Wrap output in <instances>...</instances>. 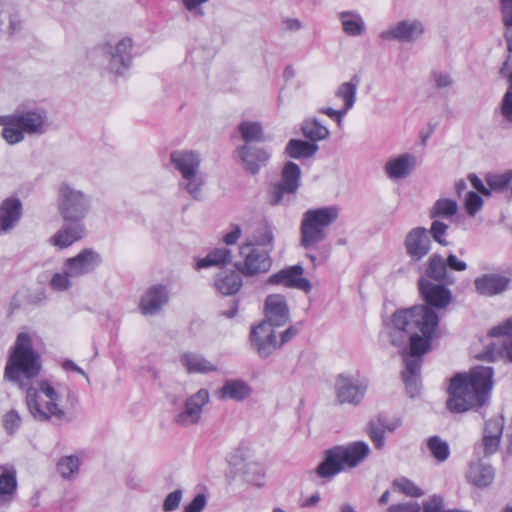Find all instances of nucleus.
Listing matches in <instances>:
<instances>
[{"label": "nucleus", "instance_id": "bb28decb", "mask_svg": "<svg viewBox=\"0 0 512 512\" xmlns=\"http://www.w3.org/2000/svg\"><path fill=\"white\" fill-rule=\"evenodd\" d=\"M253 393V388L242 379H227L223 385L216 391V396L220 400H232L242 402L249 398Z\"/></svg>", "mask_w": 512, "mask_h": 512}, {"label": "nucleus", "instance_id": "680f3d73", "mask_svg": "<svg viewBox=\"0 0 512 512\" xmlns=\"http://www.w3.org/2000/svg\"><path fill=\"white\" fill-rule=\"evenodd\" d=\"M432 79L437 88H446L452 85L453 80L449 74L443 72H433Z\"/></svg>", "mask_w": 512, "mask_h": 512}, {"label": "nucleus", "instance_id": "2eb2a0df", "mask_svg": "<svg viewBox=\"0 0 512 512\" xmlns=\"http://www.w3.org/2000/svg\"><path fill=\"white\" fill-rule=\"evenodd\" d=\"M425 32L423 23L418 19H404L382 31L379 38L385 41L413 43L420 39Z\"/></svg>", "mask_w": 512, "mask_h": 512}, {"label": "nucleus", "instance_id": "5fc2aeb1", "mask_svg": "<svg viewBox=\"0 0 512 512\" xmlns=\"http://www.w3.org/2000/svg\"><path fill=\"white\" fill-rule=\"evenodd\" d=\"M502 23L512 27V0H499Z\"/></svg>", "mask_w": 512, "mask_h": 512}, {"label": "nucleus", "instance_id": "412c9836", "mask_svg": "<svg viewBox=\"0 0 512 512\" xmlns=\"http://www.w3.org/2000/svg\"><path fill=\"white\" fill-rule=\"evenodd\" d=\"M304 268L297 264L281 269L268 278V283L272 285H283L287 288H294L306 293L310 292L311 282L303 277Z\"/></svg>", "mask_w": 512, "mask_h": 512}, {"label": "nucleus", "instance_id": "f03ea898", "mask_svg": "<svg viewBox=\"0 0 512 512\" xmlns=\"http://www.w3.org/2000/svg\"><path fill=\"white\" fill-rule=\"evenodd\" d=\"M438 322V315L421 306L397 310L392 316L391 344L403 348L404 369L401 375L411 398L420 393L421 356L430 350Z\"/></svg>", "mask_w": 512, "mask_h": 512}, {"label": "nucleus", "instance_id": "c03bdc74", "mask_svg": "<svg viewBox=\"0 0 512 512\" xmlns=\"http://www.w3.org/2000/svg\"><path fill=\"white\" fill-rule=\"evenodd\" d=\"M512 181V170L506 171L502 174H488L486 177L489 190L502 191Z\"/></svg>", "mask_w": 512, "mask_h": 512}, {"label": "nucleus", "instance_id": "58836bf2", "mask_svg": "<svg viewBox=\"0 0 512 512\" xmlns=\"http://www.w3.org/2000/svg\"><path fill=\"white\" fill-rule=\"evenodd\" d=\"M343 31L349 36H360L365 31V24L359 14L342 12L340 14Z\"/></svg>", "mask_w": 512, "mask_h": 512}, {"label": "nucleus", "instance_id": "ddd939ff", "mask_svg": "<svg viewBox=\"0 0 512 512\" xmlns=\"http://www.w3.org/2000/svg\"><path fill=\"white\" fill-rule=\"evenodd\" d=\"M368 383L351 375L339 374L335 380V395L339 404L359 405L367 392Z\"/></svg>", "mask_w": 512, "mask_h": 512}, {"label": "nucleus", "instance_id": "603ef678", "mask_svg": "<svg viewBox=\"0 0 512 512\" xmlns=\"http://www.w3.org/2000/svg\"><path fill=\"white\" fill-rule=\"evenodd\" d=\"M24 131L17 126H7L2 130V137L5 141L10 144H17L24 140Z\"/></svg>", "mask_w": 512, "mask_h": 512}, {"label": "nucleus", "instance_id": "3c124183", "mask_svg": "<svg viewBox=\"0 0 512 512\" xmlns=\"http://www.w3.org/2000/svg\"><path fill=\"white\" fill-rule=\"evenodd\" d=\"M482 205L483 200L477 192H467L465 196V208L469 215L474 216L481 209Z\"/></svg>", "mask_w": 512, "mask_h": 512}, {"label": "nucleus", "instance_id": "f704fd0d", "mask_svg": "<svg viewBox=\"0 0 512 512\" xmlns=\"http://www.w3.org/2000/svg\"><path fill=\"white\" fill-rule=\"evenodd\" d=\"M253 241L250 242L253 247H262L261 249L274 248L273 227L266 221L260 223L253 233Z\"/></svg>", "mask_w": 512, "mask_h": 512}, {"label": "nucleus", "instance_id": "4468645a", "mask_svg": "<svg viewBox=\"0 0 512 512\" xmlns=\"http://www.w3.org/2000/svg\"><path fill=\"white\" fill-rule=\"evenodd\" d=\"M44 109L36 108L31 103H22L14 111V126L27 134H41L46 123Z\"/></svg>", "mask_w": 512, "mask_h": 512}, {"label": "nucleus", "instance_id": "7c9ffc66", "mask_svg": "<svg viewBox=\"0 0 512 512\" xmlns=\"http://www.w3.org/2000/svg\"><path fill=\"white\" fill-rule=\"evenodd\" d=\"M241 273L237 271H222L215 278V287L223 295H233L242 286Z\"/></svg>", "mask_w": 512, "mask_h": 512}, {"label": "nucleus", "instance_id": "2f4dec72", "mask_svg": "<svg viewBox=\"0 0 512 512\" xmlns=\"http://www.w3.org/2000/svg\"><path fill=\"white\" fill-rule=\"evenodd\" d=\"M319 146L301 139H290L285 147V153L293 159L312 158L318 151Z\"/></svg>", "mask_w": 512, "mask_h": 512}, {"label": "nucleus", "instance_id": "a18cd8bd", "mask_svg": "<svg viewBox=\"0 0 512 512\" xmlns=\"http://www.w3.org/2000/svg\"><path fill=\"white\" fill-rule=\"evenodd\" d=\"M393 487L399 492L410 497H420L424 494L418 486L405 477L395 479L393 481Z\"/></svg>", "mask_w": 512, "mask_h": 512}, {"label": "nucleus", "instance_id": "6e6d98bb", "mask_svg": "<svg viewBox=\"0 0 512 512\" xmlns=\"http://www.w3.org/2000/svg\"><path fill=\"white\" fill-rule=\"evenodd\" d=\"M501 114L503 118L512 123V91L507 90L501 102Z\"/></svg>", "mask_w": 512, "mask_h": 512}, {"label": "nucleus", "instance_id": "b1692460", "mask_svg": "<svg viewBox=\"0 0 512 512\" xmlns=\"http://www.w3.org/2000/svg\"><path fill=\"white\" fill-rule=\"evenodd\" d=\"M169 301V292L165 285L157 284L149 287L142 295L139 309L143 315H155Z\"/></svg>", "mask_w": 512, "mask_h": 512}, {"label": "nucleus", "instance_id": "a19ab883", "mask_svg": "<svg viewBox=\"0 0 512 512\" xmlns=\"http://www.w3.org/2000/svg\"><path fill=\"white\" fill-rule=\"evenodd\" d=\"M17 480L14 471H3L0 474V506L9 502L16 492Z\"/></svg>", "mask_w": 512, "mask_h": 512}, {"label": "nucleus", "instance_id": "ea45409f", "mask_svg": "<svg viewBox=\"0 0 512 512\" xmlns=\"http://www.w3.org/2000/svg\"><path fill=\"white\" fill-rule=\"evenodd\" d=\"M458 211V204L455 200L448 198L438 199L430 209L429 216L432 219L436 218H451Z\"/></svg>", "mask_w": 512, "mask_h": 512}, {"label": "nucleus", "instance_id": "338daca9", "mask_svg": "<svg viewBox=\"0 0 512 512\" xmlns=\"http://www.w3.org/2000/svg\"><path fill=\"white\" fill-rule=\"evenodd\" d=\"M469 180L475 190L483 195H490V190L483 184L482 180L474 174L469 175Z\"/></svg>", "mask_w": 512, "mask_h": 512}, {"label": "nucleus", "instance_id": "4c0bfd02", "mask_svg": "<svg viewBox=\"0 0 512 512\" xmlns=\"http://www.w3.org/2000/svg\"><path fill=\"white\" fill-rule=\"evenodd\" d=\"M238 131L245 144L263 142L265 140L263 128L259 122L242 121L238 126Z\"/></svg>", "mask_w": 512, "mask_h": 512}, {"label": "nucleus", "instance_id": "c85d7f7f", "mask_svg": "<svg viewBox=\"0 0 512 512\" xmlns=\"http://www.w3.org/2000/svg\"><path fill=\"white\" fill-rule=\"evenodd\" d=\"M421 277L444 284L454 283V277L447 271L445 259L438 253H434L428 258Z\"/></svg>", "mask_w": 512, "mask_h": 512}, {"label": "nucleus", "instance_id": "a211bd4d", "mask_svg": "<svg viewBox=\"0 0 512 512\" xmlns=\"http://www.w3.org/2000/svg\"><path fill=\"white\" fill-rule=\"evenodd\" d=\"M101 263V255L91 248H86L76 256L67 258L64 268L68 269V275L77 278L94 272Z\"/></svg>", "mask_w": 512, "mask_h": 512}, {"label": "nucleus", "instance_id": "49530a36", "mask_svg": "<svg viewBox=\"0 0 512 512\" xmlns=\"http://www.w3.org/2000/svg\"><path fill=\"white\" fill-rule=\"evenodd\" d=\"M368 435L373 442L376 449H381L384 446V430L383 424L380 423L379 419L370 420L368 423Z\"/></svg>", "mask_w": 512, "mask_h": 512}, {"label": "nucleus", "instance_id": "aec40b11", "mask_svg": "<svg viewBox=\"0 0 512 512\" xmlns=\"http://www.w3.org/2000/svg\"><path fill=\"white\" fill-rule=\"evenodd\" d=\"M404 247L410 263L421 261L431 250L428 230L424 227L412 228L404 239Z\"/></svg>", "mask_w": 512, "mask_h": 512}, {"label": "nucleus", "instance_id": "423d86ee", "mask_svg": "<svg viewBox=\"0 0 512 512\" xmlns=\"http://www.w3.org/2000/svg\"><path fill=\"white\" fill-rule=\"evenodd\" d=\"M338 206H326L307 210L300 225L301 245L309 249L324 241L327 237L325 229L339 217Z\"/></svg>", "mask_w": 512, "mask_h": 512}, {"label": "nucleus", "instance_id": "473e14b6", "mask_svg": "<svg viewBox=\"0 0 512 512\" xmlns=\"http://www.w3.org/2000/svg\"><path fill=\"white\" fill-rule=\"evenodd\" d=\"M231 260L232 253L230 249L225 247L215 248L210 251L204 258L197 261L196 268L202 269L211 266H223L229 264Z\"/></svg>", "mask_w": 512, "mask_h": 512}, {"label": "nucleus", "instance_id": "393cba45", "mask_svg": "<svg viewBox=\"0 0 512 512\" xmlns=\"http://www.w3.org/2000/svg\"><path fill=\"white\" fill-rule=\"evenodd\" d=\"M417 165V157L411 153H402L391 157L384 166L387 177L391 180L405 179L411 175Z\"/></svg>", "mask_w": 512, "mask_h": 512}, {"label": "nucleus", "instance_id": "cd10ccee", "mask_svg": "<svg viewBox=\"0 0 512 512\" xmlns=\"http://www.w3.org/2000/svg\"><path fill=\"white\" fill-rule=\"evenodd\" d=\"M22 216V203L18 198L8 197L0 204V234L12 230Z\"/></svg>", "mask_w": 512, "mask_h": 512}, {"label": "nucleus", "instance_id": "dca6fc26", "mask_svg": "<svg viewBox=\"0 0 512 512\" xmlns=\"http://www.w3.org/2000/svg\"><path fill=\"white\" fill-rule=\"evenodd\" d=\"M418 288L426 304L420 306L432 310L436 315L437 313L432 308L443 309L452 301V294L450 290L444 286V283H434L424 277H420L418 280Z\"/></svg>", "mask_w": 512, "mask_h": 512}, {"label": "nucleus", "instance_id": "6ab92c4d", "mask_svg": "<svg viewBox=\"0 0 512 512\" xmlns=\"http://www.w3.org/2000/svg\"><path fill=\"white\" fill-rule=\"evenodd\" d=\"M275 326L261 322L251 329L250 341L261 358L269 357L280 345L277 343Z\"/></svg>", "mask_w": 512, "mask_h": 512}, {"label": "nucleus", "instance_id": "37998d69", "mask_svg": "<svg viewBox=\"0 0 512 512\" xmlns=\"http://www.w3.org/2000/svg\"><path fill=\"white\" fill-rule=\"evenodd\" d=\"M80 461L77 456L62 457L57 463V471L64 479L73 478L79 471Z\"/></svg>", "mask_w": 512, "mask_h": 512}, {"label": "nucleus", "instance_id": "0e129e2a", "mask_svg": "<svg viewBox=\"0 0 512 512\" xmlns=\"http://www.w3.org/2000/svg\"><path fill=\"white\" fill-rule=\"evenodd\" d=\"M512 334V317L507 319L502 325L494 327L490 335L491 336H504Z\"/></svg>", "mask_w": 512, "mask_h": 512}, {"label": "nucleus", "instance_id": "774afa93", "mask_svg": "<svg viewBox=\"0 0 512 512\" xmlns=\"http://www.w3.org/2000/svg\"><path fill=\"white\" fill-rule=\"evenodd\" d=\"M320 112L329 116L330 118L336 119L339 124L341 123L343 116L347 113V111H345L344 108L341 110H335L333 108H324L321 109Z\"/></svg>", "mask_w": 512, "mask_h": 512}, {"label": "nucleus", "instance_id": "a878e982", "mask_svg": "<svg viewBox=\"0 0 512 512\" xmlns=\"http://www.w3.org/2000/svg\"><path fill=\"white\" fill-rule=\"evenodd\" d=\"M265 317L263 322H269L275 327L283 326L289 321V309L284 296L273 294L266 298Z\"/></svg>", "mask_w": 512, "mask_h": 512}, {"label": "nucleus", "instance_id": "c9c22d12", "mask_svg": "<svg viewBox=\"0 0 512 512\" xmlns=\"http://www.w3.org/2000/svg\"><path fill=\"white\" fill-rule=\"evenodd\" d=\"M359 82L358 76L355 75L350 81L342 83L335 92V96L344 101L343 108L347 112L354 106Z\"/></svg>", "mask_w": 512, "mask_h": 512}, {"label": "nucleus", "instance_id": "39448f33", "mask_svg": "<svg viewBox=\"0 0 512 512\" xmlns=\"http://www.w3.org/2000/svg\"><path fill=\"white\" fill-rule=\"evenodd\" d=\"M370 448L364 441H355L346 446H335L325 452L323 461L317 466L316 474L321 478H331L345 466L354 468L368 457Z\"/></svg>", "mask_w": 512, "mask_h": 512}, {"label": "nucleus", "instance_id": "864d4df0", "mask_svg": "<svg viewBox=\"0 0 512 512\" xmlns=\"http://www.w3.org/2000/svg\"><path fill=\"white\" fill-rule=\"evenodd\" d=\"M182 498V491L177 489L171 493H169L163 503V510L165 512L174 511L178 508L180 501Z\"/></svg>", "mask_w": 512, "mask_h": 512}, {"label": "nucleus", "instance_id": "052dcab7", "mask_svg": "<svg viewBox=\"0 0 512 512\" xmlns=\"http://www.w3.org/2000/svg\"><path fill=\"white\" fill-rule=\"evenodd\" d=\"M445 265L447 268V271L454 270V271H464L467 269L466 262L459 260L456 255L450 253L447 258L445 259Z\"/></svg>", "mask_w": 512, "mask_h": 512}, {"label": "nucleus", "instance_id": "0eeeda50", "mask_svg": "<svg viewBox=\"0 0 512 512\" xmlns=\"http://www.w3.org/2000/svg\"><path fill=\"white\" fill-rule=\"evenodd\" d=\"M170 162L181 174L179 188L184 189L195 200L201 198L203 178L199 175L200 156L191 150H174L170 153Z\"/></svg>", "mask_w": 512, "mask_h": 512}, {"label": "nucleus", "instance_id": "8fccbe9b", "mask_svg": "<svg viewBox=\"0 0 512 512\" xmlns=\"http://www.w3.org/2000/svg\"><path fill=\"white\" fill-rule=\"evenodd\" d=\"M448 228L449 226L447 224L435 219L428 230V235H431L440 245L446 246L448 243L443 236L446 234Z\"/></svg>", "mask_w": 512, "mask_h": 512}, {"label": "nucleus", "instance_id": "20e7f679", "mask_svg": "<svg viewBox=\"0 0 512 512\" xmlns=\"http://www.w3.org/2000/svg\"><path fill=\"white\" fill-rule=\"evenodd\" d=\"M504 428V418L498 415L485 423L483 438L474 446V460L470 462L467 479L473 485L483 488L489 486L495 476L493 467L483 462V458L497 452Z\"/></svg>", "mask_w": 512, "mask_h": 512}, {"label": "nucleus", "instance_id": "c756f323", "mask_svg": "<svg viewBox=\"0 0 512 512\" xmlns=\"http://www.w3.org/2000/svg\"><path fill=\"white\" fill-rule=\"evenodd\" d=\"M65 224L54 236L50 238V242L61 249L67 248L77 240L81 239L84 234V224L79 221H66Z\"/></svg>", "mask_w": 512, "mask_h": 512}, {"label": "nucleus", "instance_id": "bf43d9fd", "mask_svg": "<svg viewBox=\"0 0 512 512\" xmlns=\"http://www.w3.org/2000/svg\"><path fill=\"white\" fill-rule=\"evenodd\" d=\"M206 505L204 494H197L193 500L185 507L184 512H201Z\"/></svg>", "mask_w": 512, "mask_h": 512}, {"label": "nucleus", "instance_id": "e2e57ef3", "mask_svg": "<svg viewBox=\"0 0 512 512\" xmlns=\"http://www.w3.org/2000/svg\"><path fill=\"white\" fill-rule=\"evenodd\" d=\"M209 0H182L184 7L190 11L194 12L195 15L203 16L204 11L200 8V5L208 2Z\"/></svg>", "mask_w": 512, "mask_h": 512}, {"label": "nucleus", "instance_id": "7ed1b4c3", "mask_svg": "<svg viewBox=\"0 0 512 512\" xmlns=\"http://www.w3.org/2000/svg\"><path fill=\"white\" fill-rule=\"evenodd\" d=\"M493 374L492 367L488 366H476L468 374H456L448 388V410L463 413L484 405L493 386Z\"/></svg>", "mask_w": 512, "mask_h": 512}, {"label": "nucleus", "instance_id": "79ce46f5", "mask_svg": "<svg viewBox=\"0 0 512 512\" xmlns=\"http://www.w3.org/2000/svg\"><path fill=\"white\" fill-rule=\"evenodd\" d=\"M427 446L432 456L438 462H444L450 455L449 445L446 441L442 440L439 436H431L427 440Z\"/></svg>", "mask_w": 512, "mask_h": 512}, {"label": "nucleus", "instance_id": "de8ad7c7", "mask_svg": "<svg viewBox=\"0 0 512 512\" xmlns=\"http://www.w3.org/2000/svg\"><path fill=\"white\" fill-rule=\"evenodd\" d=\"M2 422L7 434L14 435L22 424V418L17 410L11 409L4 414Z\"/></svg>", "mask_w": 512, "mask_h": 512}, {"label": "nucleus", "instance_id": "09e8293b", "mask_svg": "<svg viewBox=\"0 0 512 512\" xmlns=\"http://www.w3.org/2000/svg\"><path fill=\"white\" fill-rule=\"evenodd\" d=\"M72 278L68 275V269L64 268L63 273H55L50 280V287L55 291H66L71 287Z\"/></svg>", "mask_w": 512, "mask_h": 512}, {"label": "nucleus", "instance_id": "4be33fe9", "mask_svg": "<svg viewBox=\"0 0 512 512\" xmlns=\"http://www.w3.org/2000/svg\"><path fill=\"white\" fill-rule=\"evenodd\" d=\"M512 282L509 276L499 273H486L474 280L475 291L484 297H493L505 293Z\"/></svg>", "mask_w": 512, "mask_h": 512}, {"label": "nucleus", "instance_id": "9d476101", "mask_svg": "<svg viewBox=\"0 0 512 512\" xmlns=\"http://www.w3.org/2000/svg\"><path fill=\"white\" fill-rule=\"evenodd\" d=\"M271 249H261L253 247L251 243H244L240 246V255L242 261L234 264L243 276L254 277L267 273L272 266Z\"/></svg>", "mask_w": 512, "mask_h": 512}, {"label": "nucleus", "instance_id": "6e6552de", "mask_svg": "<svg viewBox=\"0 0 512 512\" xmlns=\"http://www.w3.org/2000/svg\"><path fill=\"white\" fill-rule=\"evenodd\" d=\"M230 471L227 478L231 481L236 476H241L243 480L251 485L261 487L265 477L263 466L250 460V450L246 446L236 448L228 458Z\"/></svg>", "mask_w": 512, "mask_h": 512}, {"label": "nucleus", "instance_id": "f8f14e48", "mask_svg": "<svg viewBox=\"0 0 512 512\" xmlns=\"http://www.w3.org/2000/svg\"><path fill=\"white\" fill-rule=\"evenodd\" d=\"M207 389L201 388L184 401L183 408L173 415V423L180 427L197 425L202 417L203 408L209 402Z\"/></svg>", "mask_w": 512, "mask_h": 512}, {"label": "nucleus", "instance_id": "9b49d317", "mask_svg": "<svg viewBox=\"0 0 512 512\" xmlns=\"http://www.w3.org/2000/svg\"><path fill=\"white\" fill-rule=\"evenodd\" d=\"M300 167L294 162H287L281 172L280 181L271 185L268 202L270 205L276 206L288 202L286 196L295 194L300 186Z\"/></svg>", "mask_w": 512, "mask_h": 512}, {"label": "nucleus", "instance_id": "72a5a7b5", "mask_svg": "<svg viewBox=\"0 0 512 512\" xmlns=\"http://www.w3.org/2000/svg\"><path fill=\"white\" fill-rule=\"evenodd\" d=\"M181 363L187 369L188 373H208L216 370V366L206 360L202 355L195 353H185L181 357Z\"/></svg>", "mask_w": 512, "mask_h": 512}, {"label": "nucleus", "instance_id": "1a4fd4ad", "mask_svg": "<svg viewBox=\"0 0 512 512\" xmlns=\"http://www.w3.org/2000/svg\"><path fill=\"white\" fill-rule=\"evenodd\" d=\"M59 211L64 221L82 222L90 210V198L67 184L59 189Z\"/></svg>", "mask_w": 512, "mask_h": 512}, {"label": "nucleus", "instance_id": "13d9d810", "mask_svg": "<svg viewBox=\"0 0 512 512\" xmlns=\"http://www.w3.org/2000/svg\"><path fill=\"white\" fill-rule=\"evenodd\" d=\"M420 505L416 502H407V503H399L393 504L388 509L387 512H419Z\"/></svg>", "mask_w": 512, "mask_h": 512}, {"label": "nucleus", "instance_id": "e433bc0d", "mask_svg": "<svg viewBox=\"0 0 512 512\" xmlns=\"http://www.w3.org/2000/svg\"><path fill=\"white\" fill-rule=\"evenodd\" d=\"M302 134L311 143L327 139L330 135L327 127L323 126L317 119H307L301 126Z\"/></svg>", "mask_w": 512, "mask_h": 512}, {"label": "nucleus", "instance_id": "5701e85b", "mask_svg": "<svg viewBox=\"0 0 512 512\" xmlns=\"http://www.w3.org/2000/svg\"><path fill=\"white\" fill-rule=\"evenodd\" d=\"M235 153L240 158L244 169L252 175L257 174L270 159V153L266 149L253 144L241 145L237 147Z\"/></svg>", "mask_w": 512, "mask_h": 512}, {"label": "nucleus", "instance_id": "f3484780", "mask_svg": "<svg viewBox=\"0 0 512 512\" xmlns=\"http://www.w3.org/2000/svg\"><path fill=\"white\" fill-rule=\"evenodd\" d=\"M132 39L123 38L115 46L106 45L103 50L108 59V69L117 76L127 71L132 62Z\"/></svg>", "mask_w": 512, "mask_h": 512}, {"label": "nucleus", "instance_id": "69168bd1", "mask_svg": "<svg viewBox=\"0 0 512 512\" xmlns=\"http://www.w3.org/2000/svg\"><path fill=\"white\" fill-rule=\"evenodd\" d=\"M241 233H242V231H241L240 226L234 225L233 230L224 236V238H223L224 243L226 245L235 244L238 241V239L240 238Z\"/></svg>", "mask_w": 512, "mask_h": 512}, {"label": "nucleus", "instance_id": "f257e3e1", "mask_svg": "<svg viewBox=\"0 0 512 512\" xmlns=\"http://www.w3.org/2000/svg\"><path fill=\"white\" fill-rule=\"evenodd\" d=\"M41 367V357L33 348L31 336L20 332L8 357L4 378L26 390L27 409L35 421L53 425L70 422L71 418L58 403L60 395L47 380L38 381L37 387L24 380L37 377Z\"/></svg>", "mask_w": 512, "mask_h": 512}, {"label": "nucleus", "instance_id": "4d7b16f0", "mask_svg": "<svg viewBox=\"0 0 512 512\" xmlns=\"http://www.w3.org/2000/svg\"><path fill=\"white\" fill-rule=\"evenodd\" d=\"M442 509L443 499L438 495H433L423 503L424 512H444Z\"/></svg>", "mask_w": 512, "mask_h": 512}]
</instances>
